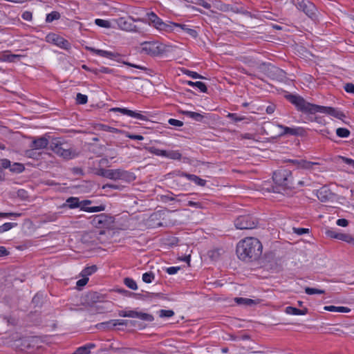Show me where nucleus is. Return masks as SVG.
Returning <instances> with one entry per match:
<instances>
[{"label":"nucleus","mask_w":354,"mask_h":354,"mask_svg":"<svg viewBox=\"0 0 354 354\" xmlns=\"http://www.w3.org/2000/svg\"><path fill=\"white\" fill-rule=\"evenodd\" d=\"M17 195L20 199L23 201L27 200L28 198V194L27 191L24 189H19L17 192Z\"/></svg>","instance_id":"nucleus-47"},{"label":"nucleus","mask_w":354,"mask_h":354,"mask_svg":"<svg viewBox=\"0 0 354 354\" xmlns=\"http://www.w3.org/2000/svg\"><path fill=\"white\" fill-rule=\"evenodd\" d=\"M98 71H100V73H103L110 74V73H113L112 69L107 68V67H104V66H101L100 68H98Z\"/></svg>","instance_id":"nucleus-63"},{"label":"nucleus","mask_w":354,"mask_h":354,"mask_svg":"<svg viewBox=\"0 0 354 354\" xmlns=\"http://www.w3.org/2000/svg\"><path fill=\"white\" fill-rule=\"evenodd\" d=\"M95 23L97 26H98L100 27L106 28L111 27V23L107 20H104V19H96L95 21Z\"/></svg>","instance_id":"nucleus-44"},{"label":"nucleus","mask_w":354,"mask_h":354,"mask_svg":"<svg viewBox=\"0 0 354 354\" xmlns=\"http://www.w3.org/2000/svg\"><path fill=\"white\" fill-rule=\"evenodd\" d=\"M21 215H22L21 213H16V212L4 213V212H0V217H1V218H7V217H10V216L19 217Z\"/></svg>","instance_id":"nucleus-49"},{"label":"nucleus","mask_w":354,"mask_h":354,"mask_svg":"<svg viewBox=\"0 0 354 354\" xmlns=\"http://www.w3.org/2000/svg\"><path fill=\"white\" fill-rule=\"evenodd\" d=\"M179 112L187 117L194 119L196 122H202L205 116L201 113L196 112H192L189 111H179Z\"/></svg>","instance_id":"nucleus-29"},{"label":"nucleus","mask_w":354,"mask_h":354,"mask_svg":"<svg viewBox=\"0 0 354 354\" xmlns=\"http://www.w3.org/2000/svg\"><path fill=\"white\" fill-rule=\"evenodd\" d=\"M83 278L81 279H79L77 283H76V285L78 287H82V286H84L87 282L88 281V277H82Z\"/></svg>","instance_id":"nucleus-58"},{"label":"nucleus","mask_w":354,"mask_h":354,"mask_svg":"<svg viewBox=\"0 0 354 354\" xmlns=\"http://www.w3.org/2000/svg\"><path fill=\"white\" fill-rule=\"evenodd\" d=\"M142 21L140 19H134L132 17H120L117 20V24L120 28L127 31H133L136 30L134 21Z\"/></svg>","instance_id":"nucleus-12"},{"label":"nucleus","mask_w":354,"mask_h":354,"mask_svg":"<svg viewBox=\"0 0 354 354\" xmlns=\"http://www.w3.org/2000/svg\"><path fill=\"white\" fill-rule=\"evenodd\" d=\"M175 28H180L185 33H187L188 35H189L194 39H196L198 37L197 31L194 29L189 28V26L186 24L172 22V28L174 30Z\"/></svg>","instance_id":"nucleus-21"},{"label":"nucleus","mask_w":354,"mask_h":354,"mask_svg":"<svg viewBox=\"0 0 354 354\" xmlns=\"http://www.w3.org/2000/svg\"><path fill=\"white\" fill-rule=\"evenodd\" d=\"M126 136L132 140H144V137L141 135H133V134H130L129 133H127Z\"/></svg>","instance_id":"nucleus-59"},{"label":"nucleus","mask_w":354,"mask_h":354,"mask_svg":"<svg viewBox=\"0 0 354 354\" xmlns=\"http://www.w3.org/2000/svg\"><path fill=\"white\" fill-rule=\"evenodd\" d=\"M183 73L194 79H205V77L202 76L201 75L198 74L196 72L189 71L188 69H183Z\"/></svg>","instance_id":"nucleus-38"},{"label":"nucleus","mask_w":354,"mask_h":354,"mask_svg":"<svg viewBox=\"0 0 354 354\" xmlns=\"http://www.w3.org/2000/svg\"><path fill=\"white\" fill-rule=\"evenodd\" d=\"M122 63L124 64L129 66L131 67H133V68H138V69L143 70V71H146L147 70V68H145L144 66H140V65H136V64H131V63L127 62H123Z\"/></svg>","instance_id":"nucleus-61"},{"label":"nucleus","mask_w":354,"mask_h":354,"mask_svg":"<svg viewBox=\"0 0 354 354\" xmlns=\"http://www.w3.org/2000/svg\"><path fill=\"white\" fill-rule=\"evenodd\" d=\"M181 176H185L187 179H189L191 181L194 182L198 185H200V186L205 185L206 180L199 178L198 176H197L196 175L183 173L181 174Z\"/></svg>","instance_id":"nucleus-28"},{"label":"nucleus","mask_w":354,"mask_h":354,"mask_svg":"<svg viewBox=\"0 0 354 354\" xmlns=\"http://www.w3.org/2000/svg\"><path fill=\"white\" fill-rule=\"evenodd\" d=\"M227 118L232 119L234 122H239L244 120V117H239L236 113H229L227 115Z\"/></svg>","instance_id":"nucleus-50"},{"label":"nucleus","mask_w":354,"mask_h":354,"mask_svg":"<svg viewBox=\"0 0 354 354\" xmlns=\"http://www.w3.org/2000/svg\"><path fill=\"white\" fill-rule=\"evenodd\" d=\"M60 17L61 16L59 12L57 11H53L46 15V21L48 23H50L54 20L59 19Z\"/></svg>","instance_id":"nucleus-37"},{"label":"nucleus","mask_w":354,"mask_h":354,"mask_svg":"<svg viewBox=\"0 0 354 354\" xmlns=\"http://www.w3.org/2000/svg\"><path fill=\"white\" fill-rule=\"evenodd\" d=\"M25 170V167L23 164L19 162H15L11 164L10 171L12 173L20 174Z\"/></svg>","instance_id":"nucleus-32"},{"label":"nucleus","mask_w":354,"mask_h":354,"mask_svg":"<svg viewBox=\"0 0 354 354\" xmlns=\"http://www.w3.org/2000/svg\"><path fill=\"white\" fill-rule=\"evenodd\" d=\"M104 205H100L99 206L94 207H81V210L87 212H102L105 209Z\"/></svg>","instance_id":"nucleus-31"},{"label":"nucleus","mask_w":354,"mask_h":354,"mask_svg":"<svg viewBox=\"0 0 354 354\" xmlns=\"http://www.w3.org/2000/svg\"><path fill=\"white\" fill-rule=\"evenodd\" d=\"M141 46V52L151 56H157L164 51L162 44L156 41H145Z\"/></svg>","instance_id":"nucleus-9"},{"label":"nucleus","mask_w":354,"mask_h":354,"mask_svg":"<svg viewBox=\"0 0 354 354\" xmlns=\"http://www.w3.org/2000/svg\"><path fill=\"white\" fill-rule=\"evenodd\" d=\"M129 321L125 319H112L108 322L100 323L97 325V328H113L116 326H127ZM131 325H135L136 321H130Z\"/></svg>","instance_id":"nucleus-14"},{"label":"nucleus","mask_w":354,"mask_h":354,"mask_svg":"<svg viewBox=\"0 0 354 354\" xmlns=\"http://www.w3.org/2000/svg\"><path fill=\"white\" fill-rule=\"evenodd\" d=\"M286 98L295 106L297 109L304 113H315L317 112L325 113L337 119L343 120L346 117L345 114L333 107L319 106L310 104L306 102L302 97L290 94L286 96Z\"/></svg>","instance_id":"nucleus-1"},{"label":"nucleus","mask_w":354,"mask_h":354,"mask_svg":"<svg viewBox=\"0 0 354 354\" xmlns=\"http://www.w3.org/2000/svg\"><path fill=\"white\" fill-rule=\"evenodd\" d=\"M350 133V131L346 128H338L336 130V134L339 138H348Z\"/></svg>","instance_id":"nucleus-40"},{"label":"nucleus","mask_w":354,"mask_h":354,"mask_svg":"<svg viewBox=\"0 0 354 354\" xmlns=\"http://www.w3.org/2000/svg\"><path fill=\"white\" fill-rule=\"evenodd\" d=\"M257 219L251 215L239 216L234 221L236 228L239 230L254 229L257 227Z\"/></svg>","instance_id":"nucleus-7"},{"label":"nucleus","mask_w":354,"mask_h":354,"mask_svg":"<svg viewBox=\"0 0 354 354\" xmlns=\"http://www.w3.org/2000/svg\"><path fill=\"white\" fill-rule=\"evenodd\" d=\"M88 101V97L86 95L78 93L76 95V102L79 104H85Z\"/></svg>","instance_id":"nucleus-45"},{"label":"nucleus","mask_w":354,"mask_h":354,"mask_svg":"<svg viewBox=\"0 0 354 354\" xmlns=\"http://www.w3.org/2000/svg\"><path fill=\"white\" fill-rule=\"evenodd\" d=\"M293 232L298 235H302L309 232L308 228H296L293 227Z\"/></svg>","instance_id":"nucleus-51"},{"label":"nucleus","mask_w":354,"mask_h":354,"mask_svg":"<svg viewBox=\"0 0 354 354\" xmlns=\"http://www.w3.org/2000/svg\"><path fill=\"white\" fill-rule=\"evenodd\" d=\"M1 164L3 169H9L11 167V162L6 158L1 160Z\"/></svg>","instance_id":"nucleus-54"},{"label":"nucleus","mask_w":354,"mask_h":354,"mask_svg":"<svg viewBox=\"0 0 354 354\" xmlns=\"http://www.w3.org/2000/svg\"><path fill=\"white\" fill-rule=\"evenodd\" d=\"M17 224L15 223H6L0 226V234L7 232L15 227Z\"/></svg>","instance_id":"nucleus-42"},{"label":"nucleus","mask_w":354,"mask_h":354,"mask_svg":"<svg viewBox=\"0 0 354 354\" xmlns=\"http://www.w3.org/2000/svg\"><path fill=\"white\" fill-rule=\"evenodd\" d=\"M110 111L120 112L124 115H127L130 117L135 118H137V119H139L141 120H147V116L142 115L139 113H136L133 111L127 109L126 108H118V107L111 108L110 109Z\"/></svg>","instance_id":"nucleus-17"},{"label":"nucleus","mask_w":354,"mask_h":354,"mask_svg":"<svg viewBox=\"0 0 354 354\" xmlns=\"http://www.w3.org/2000/svg\"><path fill=\"white\" fill-rule=\"evenodd\" d=\"M166 157L172 160H180L182 155L179 151H167Z\"/></svg>","instance_id":"nucleus-39"},{"label":"nucleus","mask_w":354,"mask_h":354,"mask_svg":"<svg viewBox=\"0 0 354 354\" xmlns=\"http://www.w3.org/2000/svg\"><path fill=\"white\" fill-rule=\"evenodd\" d=\"M174 315V312L171 310H160L159 316L160 317H171Z\"/></svg>","instance_id":"nucleus-46"},{"label":"nucleus","mask_w":354,"mask_h":354,"mask_svg":"<svg viewBox=\"0 0 354 354\" xmlns=\"http://www.w3.org/2000/svg\"><path fill=\"white\" fill-rule=\"evenodd\" d=\"M316 194L318 199L322 203L333 201L335 198V194L327 186H323L319 189L317 190Z\"/></svg>","instance_id":"nucleus-15"},{"label":"nucleus","mask_w":354,"mask_h":354,"mask_svg":"<svg viewBox=\"0 0 354 354\" xmlns=\"http://www.w3.org/2000/svg\"><path fill=\"white\" fill-rule=\"evenodd\" d=\"M339 233V232H337L333 230H328L326 232L328 236L336 239H338Z\"/></svg>","instance_id":"nucleus-56"},{"label":"nucleus","mask_w":354,"mask_h":354,"mask_svg":"<svg viewBox=\"0 0 354 354\" xmlns=\"http://www.w3.org/2000/svg\"><path fill=\"white\" fill-rule=\"evenodd\" d=\"M127 317L138 318L149 322H153L154 319L153 316L151 314L138 312L133 310H127Z\"/></svg>","instance_id":"nucleus-18"},{"label":"nucleus","mask_w":354,"mask_h":354,"mask_svg":"<svg viewBox=\"0 0 354 354\" xmlns=\"http://www.w3.org/2000/svg\"><path fill=\"white\" fill-rule=\"evenodd\" d=\"M180 270V267H169L167 268V272L169 274H174Z\"/></svg>","instance_id":"nucleus-62"},{"label":"nucleus","mask_w":354,"mask_h":354,"mask_svg":"<svg viewBox=\"0 0 354 354\" xmlns=\"http://www.w3.org/2000/svg\"><path fill=\"white\" fill-rule=\"evenodd\" d=\"M147 150L149 153H152V154H154L156 156H163V157H166L167 156V151L166 150H162V149H157L154 147H149L147 148Z\"/></svg>","instance_id":"nucleus-34"},{"label":"nucleus","mask_w":354,"mask_h":354,"mask_svg":"<svg viewBox=\"0 0 354 354\" xmlns=\"http://www.w3.org/2000/svg\"><path fill=\"white\" fill-rule=\"evenodd\" d=\"M124 283L130 289L136 290L138 289L136 282L131 278L126 277L124 279Z\"/></svg>","instance_id":"nucleus-36"},{"label":"nucleus","mask_w":354,"mask_h":354,"mask_svg":"<svg viewBox=\"0 0 354 354\" xmlns=\"http://www.w3.org/2000/svg\"><path fill=\"white\" fill-rule=\"evenodd\" d=\"M234 301L239 305L251 306L254 304H256L253 299L248 298L236 297Z\"/></svg>","instance_id":"nucleus-33"},{"label":"nucleus","mask_w":354,"mask_h":354,"mask_svg":"<svg viewBox=\"0 0 354 354\" xmlns=\"http://www.w3.org/2000/svg\"><path fill=\"white\" fill-rule=\"evenodd\" d=\"M122 187V186L119 185L107 183L106 185H104L102 188L103 189H106V188H111V189H121Z\"/></svg>","instance_id":"nucleus-53"},{"label":"nucleus","mask_w":354,"mask_h":354,"mask_svg":"<svg viewBox=\"0 0 354 354\" xmlns=\"http://www.w3.org/2000/svg\"><path fill=\"white\" fill-rule=\"evenodd\" d=\"M95 348V344L89 343L77 348L73 354H90L91 350Z\"/></svg>","instance_id":"nucleus-26"},{"label":"nucleus","mask_w":354,"mask_h":354,"mask_svg":"<svg viewBox=\"0 0 354 354\" xmlns=\"http://www.w3.org/2000/svg\"><path fill=\"white\" fill-rule=\"evenodd\" d=\"M305 292L307 295H314V294H324L325 293V290H324L315 288L306 287L305 288Z\"/></svg>","instance_id":"nucleus-41"},{"label":"nucleus","mask_w":354,"mask_h":354,"mask_svg":"<svg viewBox=\"0 0 354 354\" xmlns=\"http://www.w3.org/2000/svg\"><path fill=\"white\" fill-rule=\"evenodd\" d=\"M49 142L45 137H39L35 139L32 142V147L36 149H41L46 148Z\"/></svg>","instance_id":"nucleus-23"},{"label":"nucleus","mask_w":354,"mask_h":354,"mask_svg":"<svg viewBox=\"0 0 354 354\" xmlns=\"http://www.w3.org/2000/svg\"><path fill=\"white\" fill-rule=\"evenodd\" d=\"M336 223L339 226L346 227L348 225V221L345 218H339L337 221Z\"/></svg>","instance_id":"nucleus-60"},{"label":"nucleus","mask_w":354,"mask_h":354,"mask_svg":"<svg viewBox=\"0 0 354 354\" xmlns=\"http://www.w3.org/2000/svg\"><path fill=\"white\" fill-rule=\"evenodd\" d=\"M340 158L346 164L354 166V160L343 156H341Z\"/></svg>","instance_id":"nucleus-64"},{"label":"nucleus","mask_w":354,"mask_h":354,"mask_svg":"<svg viewBox=\"0 0 354 354\" xmlns=\"http://www.w3.org/2000/svg\"><path fill=\"white\" fill-rule=\"evenodd\" d=\"M154 279V274L152 272H145L142 274V281L147 283H151Z\"/></svg>","instance_id":"nucleus-43"},{"label":"nucleus","mask_w":354,"mask_h":354,"mask_svg":"<svg viewBox=\"0 0 354 354\" xmlns=\"http://www.w3.org/2000/svg\"><path fill=\"white\" fill-rule=\"evenodd\" d=\"M147 16L149 24H151L158 30L168 32L174 31V29L172 28V22H164L153 12H148Z\"/></svg>","instance_id":"nucleus-6"},{"label":"nucleus","mask_w":354,"mask_h":354,"mask_svg":"<svg viewBox=\"0 0 354 354\" xmlns=\"http://www.w3.org/2000/svg\"><path fill=\"white\" fill-rule=\"evenodd\" d=\"M263 246L259 239L246 237L241 240L236 245L238 258L245 262L258 260L262 254Z\"/></svg>","instance_id":"nucleus-2"},{"label":"nucleus","mask_w":354,"mask_h":354,"mask_svg":"<svg viewBox=\"0 0 354 354\" xmlns=\"http://www.w3.org/2000/svg\"><path fill=\"white\" fill-rule=\"evenodd\" d=\"M290 161L297 165L298 167L306 169H312L313 166L319 165V162H310L305 160H293Z\"/></svg>","instance_id":"nucleus-22"},{"label":"nucleus","mask_w":354,"mask_h":354,"mask_svg":"<svg viewBox=\"0 0 354 354\" xmlns=\"http://www.w3.org/2000/svg\"><path fill=\"white\" fill-rule=\"evenodd\" d=\"M261 68L263 69L266 75L271 79L283 81L286 78L285 71L271 64L263 63Z\"/></svg>","instance_id":"nucleus-8"},{"label":"nucleus","mask_w":354,"mask_h":354,"mask_svg":"<svg viewBox=\"0 0 354 354\" xmlns=\"http://www.w3.org/2000/svg\"><path fill=\"white\" fill-rule=\"evenodd\" d=\"M81 206L80 200L77 197H69L66 199V203L62 205V207H68L70 209L77 208Z\"/></svg>","instance_id":"nucleus-24"},{"label":"nucleus","mask_w":354,"mask_h":354,"mask_svg":"<svg viewBox=\"0 0 354 354\" xmlns=\"http://www.w3.org/2000/svg\"><path fill=\"white\" fill-rule=\"evenodd\" d=\"M46 39L47 42L53 44L65 50H68L71 47V44L68 40L55 33H50L47 35Z\"/></svg>","instance_id":"nucleus-10"},{"label":"nucleus","mask_w":354,"mask_h":354,"mask_svg":"<svg viewBox=\"0 0 354 354\" xmlns=\"http://www.w3.org/2000/svg\"><path fill=\"white\" fill-rule=\"evenodd\" d=\"M275 186L273 187V192L281 193L292 187V172L289 169H281L274 172L272 176Z\"/></svg>","instance_id":"nucleus-3"},{"label":"nucleus","mask_w":354,"mask_h":354,"mask_svg":"<svg viewBox=\"0 0 354 354\" xmlns=\"http://www.w3.org/2000/svg\"><path fill=\"white\" fill-rule=\"evenodd\" d=\"M168 122L169 124L175 127H182L183 125V122L182 121L173 118H170L168 120Z\"/></svg>","instance_id":"nucleus-52"},{"label":"nucleus","mask_w":354,"mask_h":354,"mask_svg":"<svg viewBox=\"0 0 354 354\" xmlns=\"http://www.w3.org/2000/svg\"><path fill=\"white\" fill-rule=\"evenodd\" d=\"M136 179L133 173L129 172L120 169H117L116 180H122L123 181L131 183Z\"/></svg>","instance_id":"nucleus-19"},{"label":"nucleus","mask_w":354,"mask_h":354,"mask_svg":"<svg viewBox=\"0 0 354 354\" xmlns=\"http://www.w3.org/2000/svg\"><path fill=\"white\" fill-rule=\"evenodd\" d=\"M117 169H106L100 168L95 171V174L100 176L116 180Z\"/></svg>","instance_id":"nucleus-20"},{"label":"nucleus","mask_w":354,"mask_h":354,"mask_svg":"<svg viewBox=\"0 0 354 354\" xmlns=\"http://www.w3.org/2000/svg\"><path fill=\"white\" fill-rule=\"evenodd\" d=\"M91 223L97 228H110L113 223L114 218L106 214H100L92 216Z\"/></svg>","instance_id":"nucleus-5"},{"label":"nucleus","mask_w":354,"mask_h":354,"mask_svg":"<svg viewBox=\"0 0 354 354\" xmlns=\"http://www.w3.org/2000/svg\"><path fill=\"white\" fill-rule=\"evenodd\" d=\"M50 149L57 156L65 160H70L77 157L79 152L67 143L62 142L59 138H54L50 143Z\"/></svg>","instance_id":"nucleus-4"},{"label":"nucleus","mask_w":354,"mask_h":354,"mask_svg":"<svg viewBox=\"0 0 354 354\" xmlns=\"http://www.w3.org/2000/svg\"><path fill=\"white\" fill-rule=\"evenodd\" d=\"M100 129L105 131L111 132V133H117V132L120 131L118 129H117L114 127H109V126H107L105 124H100Z\"/></svg>","instance_id":"nucleus-48"},{"label":"nucleus","mask_w":354,"mask_h":354,"mask_svg":"<svg viewBox=\"0 0 354 354\" xmlns=\"http://www.w3.org/2000/svg\"><path fill=\"white\" fill-rule=\"evenodd\" d=\"M344 90L347 93H353L354 94V84L353 83H347L344 86Z\"/></svg>","instance_id":"nucleus-55"},{"label":"nucleus","mask_w":354,"mask_h":354,"mask_svg":"<svg viewBox=\"0 0 354 354\" xmlns=\"http://www.w3.org/2000/svg\"><path fill=\"white\" fill-rule=\"evenodd\" d=\"M189 86H196L197 87L201 92L207 93V88L206 85L202 82H192V81H187L186 82Z\"/></svg>","instance_id":"nucleus-30"},{"label":"nucleus","mask_w":354,"mask_h":354,"mask_svg":"<svg viewBox=\"0 0 354 354\" xmlns=\"http://www.w3.org/2000/svg\"><path fill=\"white\" fill-rule=\"evenodd\" d=\"M295 5L298 10H301L310 18H312L315 14V5L308 1L302 0Z\"/></svg>","instance_id":"nucleus-13"},{"label":"nucleus","mask_w":354,"mask_h":354,"mask_svg":"<svg viewBox=\"0 0 354 354\" xmlns=\"http://www.w3.org/2000/svg\"><path fill=\"white\" fill-rule=\"evenodd\" d=\"M96 270H97V266L95 265L89 266V267H86L84 270H82V271L81 272V275L82 277H88V276L91 275Z\"/></svg>","instance_id":"nucleus-35"},{"label":"nucleus","mask_w":354,"mask_h":354,"mask_svg":"<svg viewBox=\"0 0 354 354\" xmlns=\"http://www.w3.org/2000/svg\"><path fill=\"white\" fill-rule=\"evenodd\" d=\"M276 127L283 129V131L279 133L278 136H283L286 134L292 136H303L305 132V130L301 127L290 128L281 124H277Z\"/></svg>","instance_id":"nucleus-16"},{"label":"nucleus","mask_w":354,"mask_h":354,"mask_svg":"<svg viewBox=\"0 0 354 354\" xmlns=\"http://www.w3.org/2000/svg\"><path fill=\"white\" fill-rule=\"evenodd\" d=\"M285 312L290 315H304L308 313V309L304 308V309L301 310L292 306H288L286 308Z\"/></svg>","instance_id":"nucleus-27"},{"label":"nucleus","mask_w":354,"mask_h":354,"mask_svg":"<svg viewBox=\"0 0 354 354\" xmlns=\"http://www.w3.org/2000/svg\"><path fill=\"white\" fill-rule=\"evenodd\" d=\"M86 48L90 52L95 55H97L100 57H105L111 60H116L118 62H120L119 58L121 57V55L118 53L96 49L93 47L86 46Z\"/></svg>","instance_id":"nucleus-11"},{"label":"nucleus","mask_w":354,"mask_h":354,"mask_svg":"<svg viewBox=\"0 0 354 354\" xmlns=\"http://www.w3.org/2000/svg\"><path fill=\"white\" fill-rule=\"evenodd\" d=\"M21 17L26 21H31L32 18V14L31 12L25 11L23 12Z\"/></svg>","instance_id":"nucleus-57"},{"label":"nucleus","mask_w":354,"mask_h":354,"mask_svg":"<svg viewBox=\"0 0 354 354\" xmlns=\"http://www.w3.org/2000/svg\"><path fill=\"white\" fill-rule=\"evenodd\" d=\"M22 57L21 55L10 54L8 51L4 52L0 56V60L8 62H15Z\"/></svg>","instance_id":"nucleus-25"}]
</instances>
